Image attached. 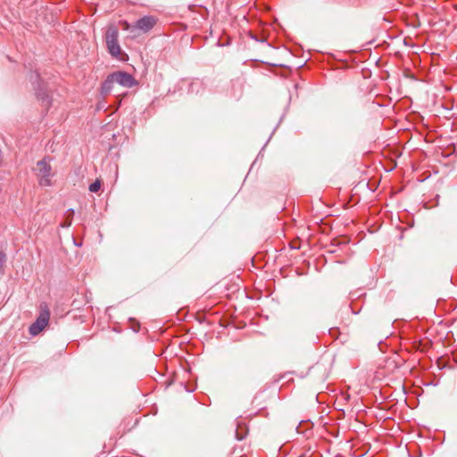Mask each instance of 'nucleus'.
<instances>
[{
	"label": "nucleus",
	"mask_w": 457,
	"mask_h": 457,
	"mask_svg": "<svg viewBox=\"0 0 457 457\" xmlns=\"http://www.w3.org/2000/svg\"><path fill=\"white\" fill-rule=\"evenodd\" d=\"M37 316L36 320L30 324V336L39 335L49 325L51 312L46 302H41L37 307Z\"/></svg>",
	"instance_id": "obj_2"
},
{
	"label": "nucleus",
	"mask_w": 457,
	"mask_h": 457,
	"mask_svg": "<svg viewBox=\"0 0 457 457\" xmlns=\"http://www.w3.org/2000/svg\"><path fill=\"white\" fill-rule=\"evenodd\" d=\"M156 21L157 20L154 16L145 15L137 21L136 28L144 32H148L154 28Z\"/></svg>",
	"instance_id": "obj_6"
},
{
	"label": "nucleus",
	"mask_w": 457,
	"mask_h": 457,
	"mask_svg": "<svg viewBox=\"0 0 457 457\" xmlns=\"http://www.w3.org/2000/svg\"><path fill=\"white\" fill-rule=\"evenodd\" d=\"M236 437L237 440H242L244 438V436L239 435L237 429H236Z\"/></svg>",
	"instance_id": "obj_14"
},
{
	"label": "nucleus",
	"mask_w": 457,
	"mask_h": 457,
	"mask_svg": "<svg viewBox=\"0 0 457 457\" xmlns=\"http://www.w3.org/2000/svg\"><path fill=\"white\" fill-rule=\"evenodd\" d=\"M73 214H74V210L73 209H69L67 211V217L68 218H71V217L72 218Z\"/></svg>",
	"instance_id": "obj_13"
},
{
	"label": "nucleus",
	"mask_w": 457,
	"mask_h": 457,
	"mask_svg": "<svg viewBox=\"0 0 457 457\" xmlns=\"http://www.w3.org/2000/svg\"><path fill=\"white\" fill-rule=\"evenodd\" d=\"M33 172L38 179L41 187H48L51 185V177L53 176L50 165V158L45 157L37 162V166L33 168Z\"/></svg>",
	"instance_id": "obj_3"
},
{
	"label": "nucleus",
	"mask_w": 457,
	"mask_h": 457,
	"mask_svg": "<svg viewBox=\"0 0 457 457\" xmlns=\"http://www.w3.org/2000/svg\"><path fill=\"white\" fill-rule=\"evenodd\" d=\"M112 78H113L115 83L128 88L137 84V81L131 74L122 71L112 72Z\"/></svg>",
	"instance_id": "obj_5"
},
{
	"label": "nucleus",
	"mask_w": 457,
	"mask_h": 457,
	"mask_svg": "<svg viewBox=\"0 0 457 457\" xmlns=\"http://www.w3.org/2000/svg\"><path fill=\"white\" fill-rule=\"evenodd\" d=\"M290 247H291L292 249H299V248H300V245H299V243H297V242H292V243L290 244Z\"/></svg>",
	"instance_id": "obj_12"
},
{
	"label": "nucleus",
	"mask_w": 457,
	"mask_h": 457,
	"mask_svg": "<svg viewBox=\"0 0 457 457\" xmlns=\"http://www.w3.org/2000/svg\"><path fill=\"white\" fill-rule=\"evenodd\" d=\"M71 220H72V218H71H71H68V217H67V222H66V226H67V227L71 226Z\"/></svg>",
	"instance_id": "obj_15"
},
{
	"label": "nucleus",
	"mask_w": 457,
	"mask_h": 457,
	"mask_svg": "<svg viewBox=\"0 0 457 457\" xmlns=\"http://www.w3.org/2000/svg\"><path fill=\"white\" fill-rule=\"evenodd\" d=\"M300 426H301V422H300V423H299V425L296 427V429H297L298 433H300V430H299Z\"/></svg>",
	"instance_id": "obj_16"
},
{
	"label": "nucleus",
	"mask_w": 457,
	"mask_h": 457,
	"mask_svg": "<svg viewBox=\"0 0 457 457\" xmlns=\"http://www.w3.org/2000/svg\"><path fill=\"white\" fill-rule=\"evenodd\" d=\"M7 257L6 254L3 252H0V274L4 273V264L6 262Z\"/></svg>",
	"instance_id": "obj_9"
},
{
	"label": "nucleus",
	"mask_w": 457,
	"mask_h": 457,
	"mask_svg": "<svg viewBox=\"0 0 457 457\" xmlns=\"http://www.w3.org/2000/svg\"><path fill=\"white\" fill-rule=\"evenodd\" d=\"M101 187V182L100 180L96 179L89 186V191L93 193H96Z\"/></svg>",
	"instance_id": "obj_10"
},
{
	"label": "nucleus",
	"mask_w": 457,
	"mask_h": 457,
	"mask_svg": "<svg viewBox=\"0 0 457 457\" xmlns=\"http://www.w3.org/2000/svg\"><path fill=\"white\" fill-rule=\"evenodd\" d=\"M327 247H328L327 253H335L337 252V247H331L329 245H328Z\"/></svg>",
	"instance_id": "obj_11"
},
{
	"label": "nucleus",
	"mask_w": 457,
	"mask_h": 457,
	"mask_svg": "<svg viewBox=\"0 0 457 457\" xmlns=\"http://www.w3.org/2000/svg\"><path fill=\"white\" fill-rule=\"evenodd\" d=\"M115 84L113 78H112V73L107 76V78L104 79V81L102 83L101 86V94L103 96L109 95L113 87V85Z\"/></svg>",
	"instance_id": "obj_7"
},
{
	"label": "nucleus",
	"mask_w": 457,
	"mask_h": 457,
	"mask_svg": "<svg viewBox=\"0 0 457 457\" xmlns=\"http://www.w3.org/2000/svg\"><path fill=\"white\" fill-rule=\"evenodd\" d=\"M35 78L34 89L35 96L42 107L41 112L46 115L52 106L53 96L52 89L49 87L48 83L42 80L37 72L32 73L30 71V81Z\"/></svg>",
	"instance_id": "obj_1"
},
{
	"label": "nucleus",
	"mask_w": 457,
	"mask_h": 457,
	"mask_svg": "<svg viewBox=\"0 0 457 457\" xmlns=\"http://www.w3.org/2000/svg\"><path fill=\"white\" fill-rule=\"evenodd\" d=\"M118 29L114 25L109 26L105 33V43L109 54L115 58H118L121 53V49L118 42Z\"/></svg>",
	"instance_id": "obj_4"
},
{
	"label": "nucleus",
	"mask_w": 457,
	"mask_h": 457,
	"mask_svg": "<svg viewBox=\"0 0 457 457\" xmlns=\"http://www.w3.org/2000/svg\"><path fill=\"white\" fill-rule=\"evenodd\" d=\"M348 240L345 237H335L331 240L329 246L340 247L341 245H346Z\"/></svg>",
	"instance_id": "obj_8"
}]
</instances>
